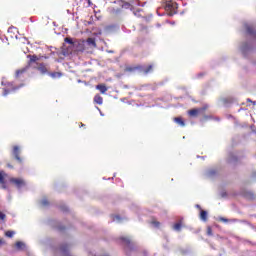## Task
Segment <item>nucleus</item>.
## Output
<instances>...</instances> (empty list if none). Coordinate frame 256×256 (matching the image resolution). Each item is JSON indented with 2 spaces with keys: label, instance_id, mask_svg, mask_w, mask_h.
Returning <instances> with one entry per match:
<instances>
[{
  "label": "nucleus",
  "instance_id": "f257e3e1",
  "mask_svg": "<svg viewBox=\"0 0 256 256\" xmlns=\"http://www.w3.org/2000/svg\"><path fill=\"white\" fill-rule=\"evenodd\" d=\"M22 87H25V84H14L13 82H8L6 87L4 88L3 91V96L7 97V95H10V93H16V91H19Z\"/></svg>",
  "mask_w": 256,
  "mask_h": 256
},
{
  "label": "nucleus",
  "instance_id": "f03ea898",
  "mask_svg": "<svg viewBox=\"0 0 256 256\" xmlns=\"http://www.w3.org/2000/svg\"><path fill=\"white\" fill-rule=\"evenodd\" d=\"M12 153L16 159V161H18V163L20 165H23V158L20 156L21 155V150L19 149V146H14Z\"/></svg>",
  "mask_w": 256,
  "mask_h": 256
},
{
  "label": "nucleus",
  "instance_id": "7ed1b4c3",
  "mask_svg": "<svg viewBox=\"0 0 256 256\" xmlns=\"http://www.w3.org/2000/svg\"><path fill=\"white\" fill-rule=\"evenodd\" d=\"M190 117H197L198 115H205V108H194L188 111Z\"/></svg>",
  "mask_w": 256,
  "mask_h": 256
},
{
  "label": "nucleus",
  "instance_id": "20e7f679",
  "mask_svg": "<svg viewBox=\"0 0 256 256\" xmlns=\"http://www.w3.org/2000/svg\"><path fill=\"white\" fill-rule=\"evenodd\" d=\"M9 181L10 183H12V185H15L17 189H21V187H25V180L21 178H10Z\"/></svg>",
  "mask_w": 256,
  "mask_h": 256
},
{
  "label": "nucleus",
  "instance_id": "39448f33",
  "mask_svg": "<svg viewBox=\"0 0 256 256\" xmlns=\"http://www.w3.org/2000/svg\"><path fill=\"white\" fill-rule=\"evenodd\" d=\"M6 177H7L6 172L1 170L0 171V185H1L2 189H7V184L5 182Z\"/></svg>",
  "mask_w": 256,
  "mask_h": 256
},
{
  "label": "nucleus",
  "instance_id": "423d86ee",
  "mask_svg": "<svg viewBox=\"0 0 256 256\" xmlns=\"http://www.w3.org/2000/svg\"><path fill=\"white\" fill-rule=\"evenodd\" d=\"M143 69V66L137 65V66H127L125 68L126 73H135V71H141Z\"/></svg>",
  "mask_w": 256,
  "mask_h": 256
},
{
  "label": "nucleus",
  "instance_id": "0eeeda50",
  "mask_svg": "<svg viewBox=\"0 0 256 256\" xmlns=\"http://www.w3.org/2000/svg\"><path fill=\"white\" fill-rule=\"evenodd\" d=\"M165 9H166V11H170L171 13H173V11H175V9H177V3L167 2L165 5Z\"/></svg>",
  "mask_w": 256,
  "mask_h": 256
},
{
  "label": "nucleus",
  "instance_id": "6e6552de",
  "mask_svg": "<svg viewBox=\"0 0 256 256\" xmlns=\"http://www.w3.org/2000/svg\"><path fill=\"white\" fill-rule=\"evenodd\" d=\"M27 69H29V67H24L22 69H18L16 70V77L19 79L21 77H23V75H25V73H27Z\"/></svg>",
  "mask_w": 256,
  "mask_h": 256
},
{
  "label": "nucleus",
  "instance_id": "1a4fd4ad",
  "mask_svg": "<svg viewBox=\"0 0 256 256\" xmlns=\"http://www.w3.org/2000/svg\"><path fill=\"white\" fill-rule=\"evenodd\" d=\"M48 75L52 79H61V77H63V73L61 72H49Z\"/></svg>",
  "mask_w": 256,
  "mask_h": 256
},
{
  "label": "nucleus",
  "instance_id": "9d476101",
  "mask_svg": "<svg viewBox=\"0 0 256 256\" xmlns=\"http://www.w3.org/2000/svg\"><path fill=\"white\" fill-rule=\"evenodd\" d=\"M38 71H40V73L42 75H45L47 73H49V70L47 69V66H45V64L41 63L39 66H38Z\"/></svg>",
  "mask_w": 256,
  "mask_h": 256
},
{
  "label": "nucleus",
  "instance_id": "9b49d317",
  "mask_svg": "<svg viewBox=\"0 0 256 256\" xmlns=\"http://www.w3.org/2000/svg\"><path fill=\"white\" fill-rule=\"evenodd\" d=\"M96 89H98V91H100V93H102L104 95V93H107L108 88L105 84H98L96 86Z\"/></svg>",
  "mask_w": 256,
  "mask_h": 256
},
{
  "label": "nucleus",
  "instance_id": "f8f14e48",
  "mask_svg": "<svg viewBox=\"0 0 256 256\" xmlns=\"http://www.w3.org/2000/svg\"><path fill=\"white\" fill-rule=\"evenodd\" d=\"M144 75H148V73H151L153 71V65H149L146 68H143L140 70Z\"/></svg>",
  "mask_w": 256,
  "mask_h": 256
},
{
  "label": "nucleus",
  "instance_id": "ddd939ff",
  "mask_svg": "<svg viewBox=\"0 0 256 256\" xmlns=\"http://www.w3.org/2000/svg\"><path fill=\"white\" fill-rule=\"evenodd\" d=\"M94 103H96L97 105H103V97H101V95H95L94 97Z\"/></svg>",
  "mask_w": 256,
  "mask_h": 256
},
{
  "label": "nucleus",
  "instance_id": "4468645a",
  "mask_svg": "<svg viewBox=\"0 0 256 256\" xmlns=\"http://www.w3.org/2000/svg\"><path fill=\"white\" fill-rule=\"evenodd\" d=\"M175 123L180 125V127H185V121L183 120L182 117H176L174 118Z\"/></svg>",
  "mask_w": 256,
  "mask_h": 256
},
{
  "label": "nucleus",
  "instance_id": "2eb2a0df",
  "mask_svg": "<svg viewBox=\"0 0 256 256\" xmlns=\"http://www.w3.org/2000/svg\"><path fill=\"white\" fill-rule=\"evenodd\" d=\"M87 44H88L90 47H97V43L95 42V38H88V39H87Z\"/></svg>",
  "mask_w": 256,
  "mask_h": 256
},
{
  "label": "nucleus",
  "instance_id": "dca6fc26",
  "mask_svg": "<svg viewBox=\"0 0 256 256\" xmlns=\"http://www.w3.org/2000/svg\"><path fill=\"white\" fill-rule=\"evenodd\" d=\"M182 227H183V223L177 222L176 224L173 225V230L174 231H181Z\"/></svg>",
  "mask_w": 256,
  "mask_h": 256
},
{
  "label": "nucleus",
  "instance_id": "f3484780",
  "mask_svg": "<svg viewBox=\"0 0 256 256\" xmlns=\"http://www.w3.org/2000/svg\"><path fill=\"white\" fill-rule=\"evenodd\" d=\"M200 219H202V221H207V211L205 210L200 211Z\"/></svg>",
  "mask_w": 256,
  "mask_h": 256
},
{
  "label": "nucleus",
  "instance_id": "a211bd4d",
  "mask_svg": "<svg viewBox=\"0 0 256 256\" xmlns=\"http://www.w3.org/2000/svg\"><path fill=\"white\" fill-rule=\"evenodd\" d=\"M246 31H247L248 35H255V30L252 28V26L247 25Z\"/></svg>",
  "mask_w": 256,
  "mask_h": 256
},
{
  "label": "nucleus",
  "instance_id": "6ab92c4d",
  "mask_svg": "<svg viewBox=\"0 0 256 256\" xmlns=\"http://www.w3.org/2000/svg\"><path fill=\"white\" fill-rule=\"evenodd\" d=\"M29 59H30V63H36V61L39 60V57H37V55H28Z\"/></svg>",
  "mask_w": 256,
  "mask_h": 256
},
{
  "label": "nucleus",
  "instance_id": "aec40b11",
  "mask_svg": "<svg viewBox=\"0 0 256 256\" xmlns=\"http://www.w3.org/2000/svg\"><path fill=\"white\" fill-rule=\"evenodd\" d=\"M84 3V7H91L93 5V2L91 0H82Z\"/></svg>",
  "mask_w": 256,
  "mask_h": 256
},
{
  "label": "nucleus",
  "instance_id": "412c9836",
  "mask_svg": "<svg viewBox=\"0 0 256 256\" xmlns=\"http://www.w3.org/2000/svg\"><path fill=\"white\" fill-rule=\"evenodd\" d=\"M41 205L43 207H48L49 205V200H47V198H44L42 201H41Z\"/></svg>",
  "mask_w": 256,
  "mask_h": 256
},
{
  "label": "nucleus",
  "instance_id": "4be33fe9",
  "mask_svg": "<svg viewBox=\"0 0 256 256\" xmlns=\"http://www.w3.org/2000/svg\"><path fill=\"white\" fill-rule=\"evenodd\" d=\"M5 235H6V237L11 238V237H13V235H15V232H14V231L9 230V231H7V232L5 233Z\"/></svg>",
  "mask_w": 256,
  "mask_h": 256
},
{
  "label": "nucleus",
  "instance_id": "5701e85b",
  "mask_svg": "<svg viewBox=\"0 0 256 256\" xmlns=\"http://www.w3.org/2000/svg\"><path fill=\"white\" fill-rule=\"evenodd\" d=\"M17 249H23L25 247V244L23 242H16Z\"/></svg>",
  "mask_w": 256,
  "mask_h": 256
},
{
  "label": "nucleus",
  "instance_id": "b1692460",
  "mask_svg": "<svg viewBox=\"0 0 256 256\" xmlns=\"http://www.w3.org/2000/svg\"><path fill=\"white\" fill-rule=\"evenodd\" d=\"M5 219H7V215L0 211V221H5Z\"/></svg>",
  "mask_w": 256,
  "mask_h": 256
},
{
  "label": "nucleus",
  "instance_id": "393cba45",
  "mask_svg": "<svg viewBox=\"0 0 256 256\" xmlns=\"http://www.w3.org/2000/svg\"><path fill=\"white\" fill-rule=\"evenodd\" d=\"M207 235H209L210 237L213 236V229H211L210 226L207 227Z\"/></svg>",
  "mask_w": 256,
  "mask_h": 256
},
{
  "label": "nucleus",
  "instance_id": "a878e982",
  "mask_svg": "<svg viewBox=\"0 0 256 256\" xmlns=\"http://www.w3.org/2000/svg\"><path fill=\"white\" fill-rule=\"evenodd\" d=\"M65 43H69L70 45H73V40L71 38H65Z\"/></svg>",
  "mask_w": 256,
  "mask_h": 256
},
{
  "label": "nucleus",
  "instance_id": "bb28decb",
  "mask_svg": "<svg viewBox=\"0 0 256 256\" xmlns=\"http://www.w3.org/2000/svg\"><path fill=\"white\" fill-rule=\"evenodd\" d=\"M219 221H222V223H229V220L223 217L219 218Z\"/></svg>",
  "mask_w": 256,
  "mask_h": 256
},
{
  "label": "nucleus",
  "instance_id": "cd10ccee",
  "mask_svg": "<svg viewBox=\"0 0 256 256\" xmlns=\"http://www.w3.org/2000/svg\"><path fill=\"white\" fill-rule=\"evenodd\" d=\"M121 240L124 242V243H131V241L129 240V238H121Z\"/></svg>",
  "mask_w": 256,
  "mask_h": 256
},
{
  "label": "nucleus",
  "instance_id": "c85d7f7f",
  "mask_svg": "<svg viewBox=\"0 0 256 256\" xmlns=\"http://www.w3.org/2000/svg\"><path fill=\"white\" fill-rule=\"evenodd\" d=\"M58 231H65V227L59 226V227H58Z\"/></svg>",
  "mask_w": 256,
  "mask_h": 256
},
{
  "label": "nucleus",
  "instance_id": "c756f323",
  "mask_svg": "<svg viewBox=\"0 0 256 256\" xmlns=\"http://www.w3.org/2000/svg\"><path fill=\"white\" fill-rule=\"evenodd\" d=\"M153 224H154L156 227H159V225H160L159 222H153Z\"/></svg>",
  "mask_w": 256,
  "mask_h": 256
},
{
  "label": "nucleus",
  "instance_id": "7c9ffc66",
  "mask_svg": "<svg viewBox=\"0 0 256 256\" xmlns=\"http://www.w3.org/2000/svg\"><path fill=\"white\" fill-rule=\"evenodd\" d=\"M7 167H9L10 169H13V166H11V164H7Z\"/></svg>",
  "mask_w": 256,
  "mask_h": 256
},
{
  "label": "nucleus",
  "instance_id": "2f4dec72",
  "mask_svg": "<svg viewBox=\"0 0 256 256\" xmlns=\"http://www.w3.org/2000/svg\"><path fill=\"white\" fill-rule=\"evenodd\" d=\"M222 197H227V193H222Z\"/></svg>",
  "mask_w": 256,
  "mask_h": 256
},
{
  "label": "nucleus",
  "instance_id": "473e14b6",
  "mask_svg": "<svg viewBox=\"0 0 256 256\" xmlns=\"http://www.w3.org/2000/svg\"><path fill=\"white\" fill-rule=\"evenodd\" d=\"M197 209H201V206L199 204L196 205Z\"/></svg>",
  "mask_w": 256,
  "mask_h": 256
},
{
  "label": "nucleus",
  "instance_id": "72a5a7b5",
  "mask_svg": "<svg viewBox=\"0 0 256 256\" xmlns=\"http://www.w3.org/2000/svg\"><path fill=\"white\" fill-rule=\"evenodd\" d=\"M1 245H3V240H0V247H1Z\"/></svg>",
  "mask_w": 256,
  "mask_h": 256
},
{
  "label": "nucleus",
  "instance_id": "f704fd0d",
  "mask_svg": "<svg viewBox=\"0 0 256 256\" xmlns=\"http://www.w3.org/2000/svg\"><path fill=\"white\" fill-rule=\"evenodd\" d=\"M1 43H3V39L0 38V45H1Z\"/></svg>",
  "mask_w": 256,
  "mask_h": 256
},
{
  "label": "nucleus",
  "instance_id": "c9c22d12",
  "mask_svg": "<svg viewBox=\"0 0 256 256\" xmlns=\"http://www.w3.org/2000/svg\"><path fill=\"white\" fill-rule=\"evenodd\" d=\"M247 101H250L251 103H253V101H251V99H248Z\"/></svg>",
  "mask_w": 256,
  "mask_h": 256
},
{
  "label": "nucleus",
  "instance_id": "e433bc0d",
  "mask_svg": "<svg viewBox=\"0 0 256 256\" xmlns=\"http://www.w3.org/2000/svg\"><path fill=\"white\" fill-rule=\"evenodd\" d=\"M116 219H120L119 216H116Z\"/></svg>",
  "mask_w": 256,
  "mask_h": 256
},
{
  "label": "nucleus",
  "instance_id": "4c0bfd02",
  "mask_svg": "<svg viewBox=\"0 0 256 256\" xmlns=\"http://www.w3.org/2000/svg\"><path fill=\"white\" fill-rule=\"evenodd\" d=\"M62 251H65V248H62Z\"/></svg>",
  "mask_w": 256,
  "mask_h": 256
}]
</instances>
